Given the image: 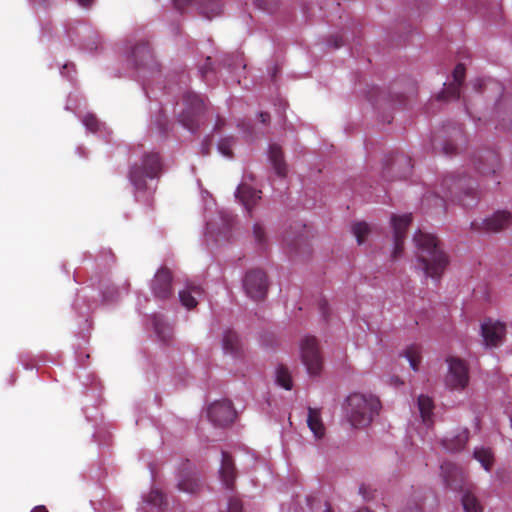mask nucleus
<instances>
[{
	"mask_svg": "<svg viewBox=\"0 0 512 512\" xmlns=\"http://www.w3.org/2000/svg\"><path fill=\"white\" fill-rule=\"evenodd\" d=\"M177 487L182 492L194 494L200 490L201 483L195 473L189 472L180 476Z\"/></svg>",
	"mask_w": 512,
	"mask_h": 512,
	"instance_id": "b1692460",
	"label": "nucleus"
},
{
	"mask_svg": "<svg viewBox=\"0 0 512 512\" xmlns=\"http://www.w3.org/2000/svg\"><path fill=\"white\" fill-rule=\"evenodd\" d=\"M403 512H422L417 506L406 508Z\"/></svg>",
	"mask_w": 512,
	"mask_h": 512,
	"instance_id": "37998d69",
	"label": "nucleus"
},
{
	"mask_svg": "<svg viewBox=\"0 0 512 512\" xmlns=\"http://www.w3.org/2000/svg\"><path fill=\"white\" fill-rule=\"evenodd\" d=\"M152 324L157 337L166 342L172 337L171 326L160 315H153Z\"/></svg>",
	"mask_w": 512,
	"mask_h": 512,
	"instance_id": "cd10ccee",
	"label": "nucleus"
},
{
	"mask_svg": "<svg viewBox=\"0 0 512 512\" xmlns=\"http://www.w3.org/2000/svg\"><path fill=\"white\" fill-rule=\"evenodd\" d=\"M469 432L466 429L461 430L452 437H446L442 440L443 447L449 452H456L463 449L468 441Z\"/></svg>",
	"mask_w": 512,
	"mask_h": 512,
	"instance_id": "5701e85b",
	"label": "nucleus"
},
{
	"mask_svg": "<svg viewBox=\"0 0 512 512\" xmlns=\"http://www.w3.org/2000/svg\"><path fill=\"white\" fill-rule=\"evenodd\" d=\"M243 287L250 298L254 300L264 299L268 290L265 273L261 270L248 272L243 280Z\"/></svg>",
	"mask_w": 512,
	"mask_h": 512,
	"instance_id": "6e6552de",
	"label": "nucleus"
},
{
	"mask_svg": "<svg viewBox=\"0 0 512 512\" xmlns=\"http://www.w3.org/2000/svg\"><path fill=\"white\" fill-rule=\"evenodd\" d=\"M82 123L88 131L97 132L104 128V124L100 123L93 114H87L83 117Z\"/></svg>",
	"mask_w": 512,
	"mask_h": 512,
	"instance_id": "72a5a7b5",
	"label": "nucleus"
},
{
	"mask_svg": "<svg viewBox=\"0 0 512 512\" xmlns=\"http://www.w3.org/2000/svg\"><path fill=\"white\" fill-rule=\"evenodd\" d=\"M474 458L480 462L486 471L490 470L493 461V455L490 449L483 447L476 448L474 450Z\"/></svg>",
	"mask_w": 512,
	"mask_h": 512,
	"instance_id": "c756f323",
	"label": "nucleus"
},
{
	"mask_svg": "<svg viewBox=\"0 0 512 512\" xmlns=\"http://www.w3.org/2000/svg\"><path fill=\"white\" fill-rule=\"evenodd\" d=\"M73 1L83 8H89L95 2V0H73Z\"/></svg>",
	"mask_w": 512,
	"mask_h": 512,
	"instance_id": "ea45409f",
	"label": "nucleus"
},
{
	"mask_svg": "<svg viewBox=\"0 0 512 512\" xmlns=\"http://www.w3.org/2000/svg\"><path fill=\"white\" fill-rule=\"evenodd\" d=\"M435 200L437 203H439L440 206H443V202H444L443 197H436Z\"/></svg>",
	"mask_w": 512,
	"mask_h": 512,
	"instance_id": "de8ad7c7",
	"label": "nucleus"
},
{
	"mask_svg": "<svg viewBox=\"0 0 512 512\" xmlns=\"http://www.w3.org/2000/svg\"><path fill=\"white\" fill-rule=\"evenodd\" d=\"M217 218L218 220H209L207 222V231L210 234H214L216 232L225 234L230 229L233 216L227 211H220Z\"/></svg>",
	"mask_w": 512,
	"mask_h": 512,
	"instance_id": "4be33fe9",
	"label": "nucleus"
},
{
	"mask_svg": "<svg viewBox=\"0 0 512 512\" xmlns=\"http://www.w3.org/2000/svg\"><path fill=\"white\" fill-rule=\"evenodd\" d=\"M417 408L422 422L429 426L432 423L434 403L427 395H420L417 399Z\"/></svg>",
	"mask_w": 512,
	"mask_h": 512,
	"instance_id": "393cba45",
	"label": "nucleus"
},
{
	"mask_svg": "<svg viewBox=\"0 0 512 512\" xmlns=\"http://www.w3.org/2000/svg\"><path fill=\"white\" fill-rule=\"evenodd\" d=\"M369 225L365 222H358L352 226V232L357 239L358 244H362L365 236L369 233Z\"/></svg>",
	"mask_w": 512,
	"mask_h": 512,
	"instance_id": "473e14b6",
	"label": "nucleus"
},
{
	"mask_svg": "<svg viewBox=\"0 0 512 512\" xmlns=\"http://www.w3.org/2000/svg\"><path fill=\"white\" fill-rule=\"evenodd\" d=\"M171 273L166 268H160L152 280L151 289L155 297L166 299L172 294Z\"/></svg>",
	"mask_w": 512,
	"mask_h": 512,
	"instance_id": "4468645a",
	"label": "nucleus"
},
{
	"mask_svg": "<svg viewBox=\"0 0 512 512\" xmlns=\"http://www.w3.org/2000/svg\"><path fill=\"white\" fill-rule=\"evenodd\" d=\"M416 247V269L426 277L438 280L448 265V257L432 234L417 231L413 236Z\"/></svg>",
	"mask_w": 512,
	"mask_h": 512,
	"instance_id": "f257e3e1",
	"label": "nucleus"
},
{
	"mask_svg": "<svg viewBox=\"0 0 512 512\" xmlns=\"http://www.w3.org/2000/svg\"><path fill=\"white\" fill-rule=\"evenodd\" d=\"M411 222V214H404L401 216L393 215L391 217V224L393 228L394 248L392 257L397 259L402 254L403 242L406 236V230Z\"/></svg>",
	"mask_w": 512,
	"mask_h": 512,
	"instance_id": "9b49d317",
	"label": "nucleus"
},
{
	"mask_svg": "<svg viewBox=\"0 0 512 512\" xmlns=\"http://www.w3.org/2000/svg\"><path fill=\"white\" fill-rule=\"evenodd\" d=\"M441 475L445 484L453 490L462 489L464 484L463 471L451 462H444L441 465Z\"/></svg>",
	"mask_w": 512,
	"mask_h": 512,
	"instance_id": "2eb2a0df",
	"label": "nucleus"
},
{
	"mask_svg": "<svg viewBox=\"0 0 512 512\" xmlns=\"http://www.w3.org/2000/svg\"><path fill=\"white\" fill-rule=\"evenodd\" d=\"M324 512H333L329 507Z\"/></svg>",
	"mask_w": 512,
	"mask_h": 512,
	"instance_id": "09e8293b",
	"label": "nucleus"
},
{
	"mask_svg": "<svg viewBox=\"0 0 512 512\" xmlns=\"http://www.w3.org/2000/svg\"><path fill=\"white\" fill-rule=\"evenodd\" d=\"M146 501L155 507H161L164 503V496L159 490L153 489L148 494Z\"/></svg>",
	"mask_w": 512,
	"mask_h": 512,
	"instance_id": "4c0bfd02",
	"label": "nucleus"
},
{
	"mask_svg": "<svg viewBox=\"0 0 512 512\" xmlns=\"http://www.w3.org/2000/svg\"><path fill=\"white\" fill-rule=\"evenodd\" d=\"M31 512H48L45 506H37Z\"/></svg>",
	"mask_w": 512,
	"mask_h": 512,
	"instance_id": "c03bdc74",
	"label": "nucleus"
},
{
	"mask_svg": "<svg viewBox=\"0 0 512 512\" xmlns=\"http://www.w3.org/2000/svg\"><path fill=\"white\" fill-rule=\"evenodd\" d=\"M74 66L72 64H65L61 70V74L63 75L64 74V70H67V71H70L71 69H73Z\"/></svg>",
	"mask_w": 512,
	"mask_h": 512,
	"instance_id": "a18cd8bd",
	"label": "nucleus"
},
{
	"mask_svg": "<svg viewBox=\"0 0 512 512\" xmlns=\"http://www.w3.org/2000/svg\"><path fill=\"white\" fill-rule=\"evenodd\" d=\"M220 479L227 489H232L235 481V468L231 457L226 452H222L221 466L219 469Z\"/></svg>",
	"mask_w": 512,
	"mask_h": 512,
	"instance_id": "aec40b11",
	"label": "nucleus"
},
{
	"mask_svg": "<svg viewBox=\"0 0 512 512\" xmlns=\"http://www.w3.org/2000/svg\"><path fill=\"white\" fill-rule=\"evenodd\" d=\"M276 382L286 390H290L292 388V379L289 371L280 366L276 369Z\"/></svg>",
	"mask_w": 512,
	"mask_h": 512,
	"instance_id": "7c9ffc66",
	"label": "nucleus"
},
{
	"mask_svg": "<svg viewBox=\"0 0 512 512\" xmlns=\"http://www.w3.org/2000/svg\"><path fill=\"white\" fill-rule=\"evenodd\" d=\"M443 186L448 189L449 194H456L464 207H471L476 203L475 189L465 177H446Z\"/></svg>",
	"mask_w": 512,
	"mask_h": 512,
	"instance_id": "423d86ee",
	"label": "nucleus"
},
{
	"mask_svg": "<svg viewBox=\"0 0 512 512\" xmlns=\"http://www.w3.org/2000/svg\"><path fill=\"white\" fill-rule=\"evenodd\" d=\"M307 425L315 439H323L326 434V428L322 421L320 410L309 408L307 415Z\"/></svg>",
	"mask_w": 512,
	"mask_h": 512,
	"instance_id": "412c9836",
	"label": "nucleus"
},
{
	"mask_svg": "<svg viewBox=\"0 0 512 512\" xmlns=\"http://www.w3.org/2000/svg\"><path fill=\"white\" fill-rule=\"evenodd\" d=\"M207 416L214 425L226 426L233 422L235 411L230 401H215L208 407Z\"/></svg>",
	"mask_w": 512,
	"mask_h": 512,
	"instance_id": "9d476101",
	"label": "nucleus"
},
{
	"mask_svg": "<svg viewBox=\"0 0 512 512\" xmlns=\"http://www.w3.org/2000/svg\"><path fill=\"white\" fill-rule=\"evenodd\" d=\"M236 198L240 200L244 208L250 213L253 206L260 199V191L247 184H240L235 192Z\"/></svg>",
	"mask_w": 512,
	"mask_h": 512,
	"instance_id": "f3484780",
	"label": "nucleus"
},
{
	"mask_svg": "<svg viewBox=\"0 0 512 512\" xmlns=\"http://www.w3.org/2000/svg\"><path fill=\"white\" fill-rule=\"evenodd\" d=\"M465 75V67L458 64L453 71V81L440 94L442 99H458L460 96V87Z\"/></svg>",
	"mask_w": 512,
	"mask_h": 512,
	"instance_id": "dca6fc26",
	"label": "nucleus"
},
{
	"mask_svg": "<svg viewBox=\"0 0 512 512\" xmlns=\"http://www.w3.org/2000/svg\"><path fill=\"white\" fill-rule=\"evenodd\" d=\"M174 2L179 9L194 2L199 13L207 19H212L222 13V3L220 0H174Z\"/></svg>",
	"mask_w": 512,
	"mask_h": 512,
	"instance_id": "ddd939ff",
	"label": "nucleus"
},
{
	"mask_svg": "<svg viewBox=\"0 0 512 512\" xmlns=\"http://www.w3.org/2000/svg\"><path fill=\"white\" fill-rule=\"evenodd\" d=\"M300 358L309 376H318L323 368V357L318 340L313 336H305L299 344Z\"/></svg>",
	"mask_w": 512,
	"mask_h": 512,
	"instance_id": "20e7f679",
	"label": "nucleus"
},
{
	"mask_svg": "<svg viewBox=\"0 0 512 512\" xmlns=\"http://www.w3.org/2000/svg\"><path fill=\"white\" fill-rule=\"evenodd\" d=\"M462 505L465 512H482L483 508L478 501V499L475 497L474 494H472L469 491H466L462 496Z\"/></svg>",
	"mask_w": 512,
	"mask_h": 512,
	"instance_id": "c85d7f7f",
	"label": "nucleus"
},
{
	"mask_svg": "<svg viewBox=\"0 0 512 512\" xmlns=\"http://www.w3.org/2000/svg\"><path fill=\"white\" fill-rule=\"evenodd\" d=\"M222 348L225 354L234 358H240L243 355L241 341L234 331L227 330L224 332Z\"/></svg>",
	"mask_w": 512,
	"mask_h": 512,
	"instance_id": "6ab92c4d",
	"label": "nucleus"
},
{
	"mask_svg": "<svg viewBox=\"0 0 512 512\" xmlns=\"http://www.w3.org/2000/svg\"><path fill=\"white\" fill-rule=\"evenodd\" d=\"M448 372L445 377V384L451 390H462L469 381L468 368L466 364L458 359L451 357L447 359Z\"/></svg>",
	"mask_w": 512,
	"mask_h": 512,
	"instance_id": "0eeeda50",
	"label": "nucleus"
},
{
	"mask_svg": "<svg viewBox=\"0 0 512 512\" xmlns=\"http://www.w3.org/2000/svg\"><path fill=\"white\" fill-rule=\"evenodd\" d=\"M506 326L503 322L488 319L481 324V335L486 347H497L503 343Z\"/></svg>",
	"mask_w": 512,
	"mask_h": 512,
	"instance_id": "1a4fd4ad",
	"label": "nucleus"
},
{
	"mask_svg": "<svg viewBox=\"0 0 512 512\" xmlns=\"http://www.w3.org/2000/svg\"><path fill=\"white\" fill-rule=\"evenodd\" d=\"M88 28L86 26H75L73 24H69L66 28H65V32H66V35L67 37L69 38V40L71 42H74L76 40H79L81 34L83 31H87Z\"/></svg>",
	"mask_w": 512,
	"mask_h": 512,
	"instance_id": "c9c22d12",
	"label": "nucleus"
},
{
	"mask_svg": "<svg viewBox=\"0 0 512 512\" xmlns=\"http://www.w3.org/2000/svg\"><path fill=\"white\" fill-rule=\"evenodd\" d=\"M202 295V290L198 286H187L179 292V299L184 307L192 309L196 307L197 299Z\"/></svg>",
	"mask_w": 512,
	"mask_h": 512,
	"instance_id": "a878e982",
	"label": "nucleus"
},
{
	"mask_svg": "<svg viewBox=\"0 0 512 512\" xmlns=\"http://www.w3.org/2000/svg\"><path fill=\"white\" fill-rule=\"evenodd\" d=\"M252 232L255 243L261 248L265 247L267 243V236L264 227L259 223H255L253 225Z\"/></svg>",
	"mask_w": 512,
	"mask_h": 512,
	"instance_id": "f704fd0d",
	"label": "nucleus"
},
{
	"mask_svg": "<svg viewBox=\"0 0 512 512\" xmlns=\"http://www.w3.org/2000/svg\"><path fill=\"white\" fill-rule=\"evenodd\" d=\"M511 215L507 211H497L482 221V229L487 232H497L510 223Z\"/></svg>",
	"mask_w": 512,
	"mask_h": 512,
	"instance_id": "a211bd4d",
	"label": "nucleus"
},
{
	"mask_svg": "<svg viewBox=\"0 0 512 512\" xmlns=\"http://www.w3.org/2000/svg\"><path fill=\"white\" fill-rule=\"evenodd\" d=\"M269 160L271 164L273 165V168L277 175L283 177L286 175V165L283 161V154L281 148L276 145L272 144L269 147Z\"/></svg>",
	"mask_w": 512,
	"mask_h": 512,
	"instance_id": "bb28decb",
	"label": "nucleus"
},
{
	"mask_svg": "<svg viewBox=\"0 0 512 512\" xmlns=\"http://www.w3.org/2000/svg\"><path fill=\"white\" fill-rule=\"evenodd\" d=\"M234 144V140L232 138H222L218 142V151L226 157L232 156V146Z\"/></svg>",
	"mask_w": 512,
	"mask_h": 512,
	"instance_id": "e433bc0d",
	"label": "nucleus"
},
{
	"mask_svg": "<svg viewBox=\"0 0 512 512\" xmlns=\"http://www.w3.org/2000/svg\"><path fill=\"white\" fill-rule=\"evenodd\" d=\"M454 149H455V148H454V146H453V145H450V144H446V145H444V147H443L444 153H445V154H447V155H448V154H451V153L453 152V150H454Z\"/></svg>",
	"mask_w": 512,
	"mask_h": 512,
	"instance_id": "79ce46f5",
	"label": "nucleus"
},
{
	"mask_svg": "<svg viewBox=\"0 0 512 512\" xmlns=\"http://www.w3.org/2000/svg\"><path fill=\"white\" fill-rule=\"evenodd\" d=\"M496 166H498L497 160L495 157H493V167L487 171L481 170V173L482 174H490V173L494 174L496 172Z\"/></svg>",
	"mask_w": 512,
	"mask_h": 512,
	"instance_id": "a19ab883",
	"label": "nucleus"
},
{
	"mask_svg": "<svg viewBox=\"0 0 512 512\" xmlns=\"http://www.w3.org/2000/svg\"><path fill=\"white\" fill-rule=\"evenodd\" d=\"M162 169L161 161L156 153L145 154L141 165H133L130 169L129 178L136 190H143L146 186V179H153L159 176Z\"/></svg>",
	"mask_w": 512,
	"mask_h": 512,
	"instance_id": "7ed1b4c3",
	"label": "nucleus"
},
{
	"mask_svg": "<svg viewBox=\"0 0 512 512\" xmlns=\"http://www.w3.org/2000/svg\"><path fill=\"white\" fill-rule=\"evenodd\" d=\"M128 61L135 67H149L154 66V59L148 42L141 40L129 47Z\"/></svg>",
	"mask_w": 512,
	"mask_h": 512,
	"instance_id": "f8f14e48",
	"label": "nucleus"
},
{
	"mask_svg": "<svg viewBox=\"0 0 512 512\" xmlns=\"http://www.w3.org/2000/svg\"><path fill=\"white\" fill-rule=\"evenodd\" d=\"M380 402L373 395L352 393L345 401V415L353 427L368 426L375 415L378 414Z\"/></svg>",
	"mask_w": 512,
	"mask_h": 512,
	"instance_id": "f03ea898",
	"label": "nucleus"
},
{
	"mask_svg": "<svg viewBox=\"0 0 512 512\" xmlns=\"http://www.w3.org/2000/svg\"><path fill=\"white\" fill-rule=\"evenodd\" d=\"M205 104L195 93L184 96V109L179 114V121L190 131H195L203 119Z\"/></svg>",
	"mask_w": 512,
	"mask_h": 512,
	"instance_id": "39448f33",
	"label": "nucleus"
},
{
	"mask_svg": "<svg viewBox=\"0 0 512 512\" xmlns=\"http://www.w3.org/2000/svg\"><path fill=\"white\" fill-rule=\"evenodd\" d=\"M405 357L409 361L410 367L417 371L420 363V348L417 345L409 346L405 351Z\"/></svg>",
	"mask_w": 512,
	"mask_h": 512,
	"instance_id": "2f4dec72",
	"label": "nucleus"
},
{
	"mask_svg": "<svg viewBox=\"0 0 512 512\" xmlns=\"http://www.w3.org/2000/svg\"><path fill=\"white\" fill-rule=\"evenodd\" d=\"M260 118L262 123H266L269 119V115L267 113H261Z\"/></svg>",
	"mask_w": 512,
	"mask_h": 512,
	"instance_id": "49530a36",
	"label": "nucleus"
},
{
	"mask_svg": "<svg viewBox=\"0 0 512 512\" xmlns=\"http://www.w3.org/2000/svg\"><path fill=\"white\" fill-rule=\"evenodd\" d=\"M227 512H242L241 502L237 499H231L228 503Z\"/></svg>",
	"mask_w": 512,
	"mask_h": 512,
	"instance_id": "58836bf2",
	"label": "nucleus"
}]
</instances>
